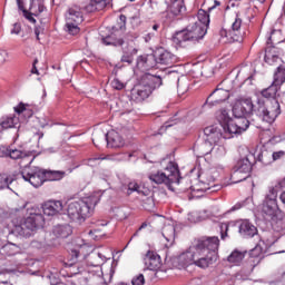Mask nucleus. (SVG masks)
<instances>
[{"label":"nucleus","mask_w":285,"mask_h":285,"mask_svg":"<svg viewBox=\"0 0 285 285\" xmlns=\"http://www.w3.org/2000/svg\"><path fill=\"white\" fill-rule=\"evenodd\" d=\"M20 33H21V23L19 22L13 23L10 30V35H20Z\"/></svg>","instance_id":"obj_55"},{"label":"nucleus","mask_w":285,"mask_h":285,"mask_svg":"<svg viewBox=\"0 0 285 285\" xmlns=\"http://www.w3.org/2000/svg\"><path fill=\"white\" fill-rule=\"evenodd\" d=\"M114 36H107L106 38H102L104 46H114Z\"/></svg>","instance_id":"obj_59"},{"label":"nucleus","mask_w":285,"mask_h":285,"mask_svg":"<svg viewBox=\"0 0 285 285\" xmlns=\"http://www.w3.org/2000/svg\"><path fill=\"white\" fill-rule=\"evenodd\" d=\"M65 17L69 23H83V10L77 4L71 6Z\"/></svg>","instance_id":"obj_24"},{"label":"nucleus","mask_w":285,"mask_h":285,"mask_svg":"<svg viewBox=\"0 0 285 285\" xmlns=\"http://www.w3.org/2000/svg\"><path fill=\"white\" fill-rule=\"evenodd\" d=\"M161 83V77L151 73H145L141 77V83L131 89L132 101H136V104L146 101V99L153 95V90L159 88Z\"/></svg>","instance_id":"obj_6"},{"label":"nucleus","mask_w":285,"mask_h":285,"mask_svg":"<svg viewBox=\"0 0 285 285\" xmlns=\"http://www.w3.org/2000/svg\"><path fill=\"white\" fill-rule=\"evenodd\" d=\"M155 37H157V33L149 31L147 35L144 36V41L146 43H149V41H153V39H155Z\"/></svg>","instance_id":"obj_58"},{"label":"nucleus","mask_w":285,"mask_h":285,"mask_svg":"<svg viewBox=\"0 0 285 285\" xmlns=\"http://www.w3.org/2000/svg\"><path fill=\"white\" fill-rule=\"evenodd\" d=\"M275 244V240L261 239L259 243L249 252V262L253 263L255 259H262L264 255L268 253V248Z\"/></svg>","instance_id":"obj_18"},{"label":"nucleus","mask_w":285,"mask_h":285,"mask_svg":"<svg viewBox=\"0 0 285 285\" xmlns=\"http://www.w3.org/2000/svg\"><path fill=\"white\" fill-rule=\"evenodd\" d=\"M7 153L10 159H21L22 155L24 154L19 149H12V148L7 149Z\"/></svg>","instance_id":"obj_48"},{"label":"nucleus","mask_w":285,"mask_h":285,"mask_svg":"<svg viewBox=\"0 0 285 285\" xmlns=\"http://www.w3.org/2000/svg\"><path fill=\"white\" fill-rule=\"evenodd\" d=\"M279 61V50L275 47H268L265 50V62L273 66V63H277Z\"/></svg>","instance_id":"obj_35"},{"label":"nucleus","mask_w":285,"mask_h":285,"mask_svg":"<svg viewBox=\"0 0 285 285\" xmlns=\"http://www.w3.org/2000/svg\"><path fill=\"white\" fill-rule=\"evenodd\" d=\"M61 210H63L61 200H49L42 205V213L47 217H55V215H59Z\"/></svg>","instance_id":"obj_25"},{"label":"nucleus","mask_w":285,"mask_h":285,"mask_svg":"<svg viewBox=\"0 0 285 285\" xmlns=\"http://www.w3.org/2000/svg\"><path fill=\"white\" fill-rule=\"evenodd\" d=\"M46 181H59L66 177V171L63 170H46L45 169Z\"/></svg>","instance_id":"obj_39"},{"label":"nucleus","mask_w":285,"mask_h":285,"mask_svg":"<svg viewBox=\"0 0 285 285\" xmlns=\"http://www.w3.org/2000/svg\"><path fill=\"white\" fill-rule=\"evenodd\" d=\"M137 52H139V50L134 46H122V56L120 58V61L122 63H132V61H135V56L137 55Z\"/></svg>","instance_id":"obj_29"},{"label":"nucleus","mask_w":285,"mask_h":285,"mask_svg":"<svg viewBox=\"0 0 285 285\" xmlns=\"http://www.w3.org/2000/svg\"><path fill=\"white\" fill-rule=\"evenodd\" d=\"M112 88H115L116 90H124L125 86L124 82H121L119 79H114L111 82Z\"/></svg>","instance_id":"obj_56"},{"label":"nucleus","mask_w":285,"mask_h":285,"mask_svg":"<svg viewBox=\"0 0 285 285\" xmlns=\"http://www.w3.org/2000/svg\"><path fill=\"white\" fill-rule=\"evenodd\" d=\"M45 224L46 219L43 218V215L39 213H30L21 225V230H37V228H43Z\"/></svg>","instance_id":"obj_16"},{"label":"nucleus","mask_w":285,"mask_h":285,"mask_svg":"<svg viewBox=\"0 0 285 285\" xmlns=\"http://www.w3.org/2000/svg\"><path fill=\"white\" fill-rule=\"evenodd\" d=\"M89 259H91V266H102V264H106V257L101 253H91Z\"/></svg>","instance_id":"obj_42"},{"label":"nucleus","mask_w":285,"mask_h":285,"mask_svg":"<svg viewBox=\"0 0 285 285\" xmlns=\"http://www.w3.org/2000/svg\"><path fill=\"white\" fill-rule=\"evenodd\" d=\"M262 213L264 217H267V219H275L277 215H282V209H279V205H277V200L264 199Z\"/></svg>","instance_id":"obj_20"},{"label":"nucleus","mask_w":285,"mask_h":285,"mask_svg":"<svg viewBox=\"0 0 285 285\" xmlns=\"http://www.w3.org/2000/svg\"><path fill=\"white\" fill-rule=\"evenodd\" d=\"M198 179L200 181V188L196 190H202L203 193L212 190V193H217V190L222 189V185H215V177L210 170L202 171L198 175Z\"/></svg>","instance_id":"obj_15"},{"label":"nucleus","mask_w":285,"mask_h":285,"mask_svg":"<svg viewBox=\"0 0 285 285\" xmlns=\"http://www.w3.org/2000/svg\"><path fill=\"white\" fill-rule=\"evenodd\" d=\"M137 39H139V35L137 32H128L125 35V43H127L126 46H132L130 43L137 41Z\"/></svg>","instance_id":"obj_47"},{"label":"nucleus","mask_w":285,"mask_h":285,"mask_svg":"<svg viewBox=\"0 0 285 285\" xmlns=\"http://www.w3.org/2000/svg\"><path fill=\"white\" fill-rule=\"evenodd\" d=\"M17 1V6L18 9L23 13V10H28L26 9V3L23 2V0H16Z\"/></svg>","instance_id":"obj_62"},{"label":"nucleus","mask_w":285,"mask_h":285,"mask_svg":"<svg viewBox=\"0 0 285 285\" xmlns=\"http://www.w3.org/2000/svg\"><path fill=\"white\" fill-rule=\"evenodd\" d=\"M163 237L165 238V240L167 242V244H165V246L167 248H170V246H173V244H175V225H165L163 227V232H161Z\"/></svg>","instance_id":"obj_30"},{"label":"nucleus","mask_w":285,"mask_h":285,"mask_svg":"<svg viewBox=\"0 0 285 285\" xmlns=\"http://www.w3.org/2000/svg\"><path fill=\"white\" fill-rule=\"evenodd\" d=\"M219 250V237L217 236H203L195 239L186 252L179 256V262L184 266H197L198 268L206 269L217 262Z\"/></svg>","instance_id":"obj_1"},{"label":"nucleus","mask_w":285,"mask_h":285,"mask_svg":"<svg viewBox=\"0 0 285 285\" xmlns=\"http://www.w3.org/2000/svg\"><path fill=\"white\" fill-rule=\"evenodd\" d=\"M31 246H32V248H42L43 247V243L33 240L31 243Z\"/></svg>","instance_id":"obj_64"},{"label":"nucleus","mask_w":285,"mask_h":285,"mask_svg":"<svg viewBox=\"0 0 285 285\" xmlns=\"http://www.w3.org/2000/svg\"><path fill=\"white\" fill-rule=\"evenodd\" d=\"M95 1V6H96V10L100 11L104 10V8H106L108 6V0H94Z\"/></svg>","instance_id":"obj_52"},{"label":"nucleus","mask_w":285,"mask_h":285,"mask_svg":"<svg viewBox=\"0 0 285 285\" xmlns=\"http://www.w3.org/2000/svg\"><path fill=\"white\" fill-rule=\"evenodd\" d=\"M132 285H145L146 284V278L144 277V274H138L132 277L131 279Z\"/></svg>","instance_id":"obj_49"},{"label":"nucleus","mask_w":285,"mask_h":285,"mask_svg":"<svg viewBox=\"0 0 285 285\" xmlns=\"http://www.w3.org/2000/svg\"><path fill=\"white\" fill-rule=\"evenodd\" d=\"M22 14H23L24 19H27V21H29V23H37V19H35L32 11L23 10Z\"/></svg>","instance_id":"obj_51"},{"label":"nucleus","mask_w":285,"mask_h":285,"mask_svg":"<svg viewBox=\"0 0 285 285\" xmlns=\"http://www.w3.org/2000/svg\"><path fill=\"white\" fill-rule=\"evenodd\" d=\"M79 24L80 23H76V22H69L66 21V28H67V32H69V35H79Z\"/></svg>","instance_id":"obj_46"},{"label":"nucleus","mask_w":285,"mask_h":285,"mask_svg":"<svg viewBox=\"0 0 285 285\" xmlns=\"http://www.w3.org/2000/svg\"><path fill=\"white\" fill-rule=\"evenodd\" d=\"M256 115L266 121V124H273L282 115V108L279 104L273 100V107L271 110L266 109V100L264 98H257L256 104H253V99L244 98L235 102L233 107L234 118H247L248 115Z\"/></svg>","instance_id":"obj_2"},{"label":"nucleus","mask_w":285,"mask_h":285,"mask_svg":"<svg viewBox=\"0 0 285 285\" xmlns=\"http://www.w3.org/2000/svg\"><path fill=\"white\" fill-rule=\"evenodd\" d=\"M252 155L246 156L238 160L236 170L232 174L233 179H237L239 175H243L239 180L246 181L250 177V171L253 170V163L250 161Z\"/></svg>","instance_id":"obj_14"},{"label":"nucleus","mask_w":285,"mask_h":285,"mask_svg":"<svg viewBox=\"0 0 285 285\" xmlns=\"http://www.w3.org/2000/svg\"><path fill=\"white\" fill-rule=\"evenodd\" d=\"M108 148H121L124 146V137L116 130H111L105 135Z\"/></svg>","instance_id":"obj_27"},{"label":"nucleus","mask_w":285,"mask_h":285,"mask_svg":"<svg viewBox=\"0 0 285 285\" xmlns=\"http://www.w3.org/2000/svg\"><path fill=\"white\" fill-rule=\"evenodd\" d=\"M20 174L24 181H29L33 188L43 186L46 181V169H41V167H26L20 170Z\"/></svg>","instance_id":"obj_12"},{"label":"nucleus","mask_w":285,"mask_h":285,"mask_svg":"<svg viewBox=\"0 0 285 285\" xmlns=\"http://www.w3.org/2000/svg\"><path fill=\"white\" fill-rule=\"evenodd\" d=\"M217 120L220 124V128L226 132V139H233L234 135L246 132L250 126L248 118H230V115H228V110L226 109H220L217 112Z\"/></svg>","instance_id":"obj_4"},{"label":"nucleus","mask_w":285,"mask_h":285,"mask_svg":"<svg viewBox=\"0 0 285 285\" xmlns=\"http://www.w3.org/2000/svg\"><path fill=\"white\" fill-rule=\"evenodd\" d=\"M210 153L217 157H224L226 155V147L224 145H218V142L209 145V147L200 149V157H206V155H210Z\"/></svg>","instance_id":"obj_28"},{"label":"nucleus","mask_w":285,"mask_h":285,"mask_svg":"<svg viewBox=\"0 0 285 285\" xmlns=\"http://www.w3.org/2000/svg\"><path fill=\"white\" fill-rule=\"evenodd\" d=\"M285 188V179L279 180L275 184V186L269 187L268 194L265 196V199H272L277 202V193L278 190H284Z\"/></svg>","instance_id":"obj_36"},{"label":"nucleus","mask_w":285,"mask_h":285,"mask_svg":"<svg viewBox=\"0 0 285 285\" xmlns=\"http://www.w3.org/2000/svg\"><path fill=\"white\" fill-rule=\"evenodd\" d=\"M14 181V177L7 175V174H0V190H6V188L10 189V184Z\"/></svg>","instance_id":"obj_43"},{"label":"nucleus","mask_w":285,"mask_h":285,"mask_svg":"<svg viewBox=\"0 0 285 285\" xmlns=\"http://www.w3.org/2000/svg\"><path fill=\"white\" fill-rule=\"evenodd\" d=\"M179 83H185V87L181 88L179 87ZM177 88H178V92L179 95H184V92H186L188 90V82H186V80H181V79H177Z\"/></svg>","instance_id":"obj_54"},{"label":"nucleus","mask_w":285,"mask_h":285,"mask_svg":"<svg viewBox=\"0 0 285 285\" xmlns=\"http://www.w3.org/2000/svg\"><path fill=\"white\" fill-rule=\"evenodd\" d=\"M144 263L147 271H159L161 268V257L151 250L147 252Z\"/></svg>","instance_id":"obj_23"},{"label":"nucleus","mask_w":285,"mask_h":285,"mask_svg":"<svg viewBox=\"0 0 285 285\" xmlns=\"http://www.w3.org/2000/svg\"><path fill=\"white\" fill-rule=\"evenodd\" d=\"M207 32L208 29H206V26L202 27L200 24L191 23L184 30L176 32L174 43H177V46H184L188 41L190 43H199L206 37Z\"/></svg>","instance_id":"obj_8"},{"label":"nucleus","mask_w":285,"mask_h":285,"mask_svg":"<svg viewBox=\"0 0 285 285\" xmlns=\"http://www.w3.org/2000/svg\"><path fill=\"white\" fill-rule=\"evenodd\" d=\"M35 161V156L30 155V154H23L22 157H20V163L19 166L21 168V170L23 168H31L30 165Z\"/></svg>","instance_id":"obj_44"},{"label":"nucleus","mask_w":285,"mask_h":285,"mask_svg":"<svg viewBox=\"0 0 285 285\" xmlns=\"http://www.w3.org/2000/svg\"><path fill=\"white\" fill-rule=\"evenodd\" d=\"M52 233L55 237H61L62 239H66L72 235V227L68 224L57 225L53 227Z\"/></svg>","instance_id":"obj_32"},{"label":"nucleus","mask_w":285,"mask_h":285,"mask_svg":"<svg viewBox=\"0 0 285 285\" xmlns=\"http://www.w3.org/2000/svg\"><path fill=\"white\" fill-rule=\"evenodd\" d=\"M124 43H126V41L122 38L114 37V47L115 48H119V47L124 46Z\"/></svg>","instance_id":"obj_60"},{"label":"nucleus","mask_w":285,"mask_h":285,"mask_svg":"<svg viewBox=\"0 0 285 285\" xmlns=\"http://www.w3.org/2000/svg\"><path fill=\"white\" fill-rule=\"evenodd\" d=\"M0 126L2 130H8L10 128H19V117L4 116L0 119Z\"/></svg>","instance_id":"obj_31"},{"label":"nucleus","mask_w":285,"mask_h":285,"mask_svg":"<svg viewBox=\"0 0 285 285\" xmlns=\"http://www.w3.org/2000/svg\"><path fill=\"white\" fill-rule=\"evenodd\" d=\"M205 141L198 147L199 150H204V148H208L209 146H214V144H219L223 139L226 138V130L217 127V125L208 126L204 129Z\"/></svg>","instance_id":"obj_13"},{"label":"nucleus","mask_w":285,"mask_h":285,"mask_svg":"<svg viewBox=\"0 0 285 285\" xmlns=\"http://www.w3.org/2000/svg\"><path fill=\"white\" fill-rule=\"evenodd\" d=\"M31 14L39 17L42 12H46V2L43 0H31L29 9Z\"/></svg>","instance_id":"obj_34"},{"label":"nucleus","mask_w":285,"mask_h":285,"mask_svg":"<svg viewBox=\"0 0 285 285\" xmlns=\"http://www.w3.org/2000/svg\"><path fill=\"white\" fill-rule=\"evenodd\" d=\"M275 244V240L261 239L259 243L249 252V262L253 263L255 259H262L264 255L268 253V248Z\"/></svg>","instance_id":"obj_19"},{"label":"nucleus","mask_w":285,"mask_h":285,"mask_svg":"<svg viewBox=\"0 0 285 285\" xmlns=\"http://www.w3.org/2000/svg\"><path fill=\"white\" fill-rule=\"evenodd\" d=\"M237 7H239L238 2H236L235 0H229L225 10H230V8H237Z\"/></svg>","instance_id":"obj_61"},{"label":"nucleus","mask_w":285,"mask_h":285,"mask_svg":"<svg viewBox=\"0 0 285 285\" xmlns=\"http://www.w3.org/2000/svg\"><path fill=\"white\" fill-rule=\"evenodd\" d=\"M155 63L170 68L177 63V56L160 47L155 51V55L139 56L137 58V68L141 70H150V68H155Z\"/></svg>","instance_id":"obj_5"},{"label":"nucleus","mask_w":285,"mask_h":285,"mask_svg":"<svg viewBox=\"0 0 285 285\" xmlns=\"http://www.w3.org/2000/svg\"><path fill=\"white\" fill-rule=\"evenodd\" d=\"M274 83H276L278 87L285 83V68L279 66L276 69V72L274 73Z\"/></svg>","instance_id":"obj_41"},{"label":"nucleus","mask_w":285,"mask_h":285,"mask_svg":"<svg viewBox=\"0 0 285 285\" xmlns=\"http://www.w3.org/2000/svg\"><path fill=\"white\" fill-rule=\"evenodd\" d=\"M242 23L243 21L242 18H239V13H236V18L232 23L230 29H222L219 31L220 37H225L228 43H242V41H244V35H246V31L242 29Z\"/></svg>","instance_id":"obj_11"},{"label":"nucleus","mask_w":285,"mask_h":285,"mask_svg":"<svg viewBox=\"0 0 285 285\" xmlns=\"http://www.w3.org/2000/svg\"><path fill=\"white\" fill-rule=\"evenodd\" d=\"M126 19L125 14L119 16L118 26L120 30H126Z\"/></svg>","instance_id":"obj_57"},{"label":"nucleus","mask_w":285,"mask_h":285,"mask_svg":"<svg viewBox=\"0 0 285 285\" xmlns=\"http://www.w3.org/2000/svg\"><path fill=\"white\" fill-rule=\"evenodd\" d=\"M99 202H101V196L98 194L73 200L68 204L67 215L71 222L83 224L89 217H92Z\"/></svg>","instance_id":"obj_3"},{"label":"nucleus","mask_w":285,"mask_h":285,"mask_svg":"<svg viewBox=\"0 0 285 285\" xmlns=\"http://www.w3.org/2000/svg\"><path fill=\"white\" fill-rule=\"evenodd\" d=\"M132 193H138V195H146V193L141 190V186L135 181L129 183L127 188V195H132Z\"/></svg>","instance_id":"obj_45"},{"label":"nucleus","mask_w":285,"mask_h":285,"mask_svg":"<svg viewBox=\"0 0 285 285\" xmlns=\"http://www.w3.org/2000/svg\"><path fill=\"white\" fill-rule=\"evenodd\" d=\"M197 19L198 21L194 22L200 27L205 26V29L208 30V26H210V16L208 14V12H206V10L200 9L197 12Z\"/></svg>","instance_id":"obj_38"},{"label":"nucleus","mask_w":285,"mask_h":285,"mask_svg":"<svg viewBox=\"0 0 285 285\" xmlns=\"http://www.w3.org/2000/svg\"><path fill=\"white\" fill-rule=\"evenodd\" d=\"M88 253H90V246H88V244H82L79 247L71 249V259L65 263L68 277H75V275H80L86 271L81 264L77 263V261L79 257L86 259Z\"/></svg>","instance_id":"obj_9"},{"label":"nucleus","mask_w":285,"mask_h":285,"mask_svg":"<svg viewBox=\"0 0 285 285\" xmlns=\"http://www.w3.org/2000/svg\"><path fill=\"white\" fill-rule=\"evenodd\" d=\"M82 10H86L87 12H97V7L95 4V0H91L87 6L81 7Z\"/></svg>","instance_id":"obj_53"},{"label":"nucleus","mask_w":285,"mask_h":285,"mask_svg":"<svg viewBox=\"0 0 285 285\" xmlns=\"http://www.w3.org/2000/svg\"><path fill=\"white\" fill-rule=\"evenodd\" d=\"M164 14L167 21H175L177 17H184V14H186V4L184 3V0H175Z\"/></svg>","instance_id":"obj_17"},{"label":"nucleus","mask_w":285,"mask_h":285,"mask_svg":"<svg viewBox=\"0 0 285 285\" xmlns=\"http://www.w3.org/2000/svg\"><path fill=\"white\" fill-rule=\"evenodd\" d=\"M284 158H285V150H278V151L272 153V163L279 161V159H284Z\"/></svg>","instance_id":"obj_50"},{"label":"nucleus","mask_w":285,"mask_h":285,"mask_svg":"<svg viewBox=\"0 0 285 285\" xmlns=\"http://www.w3.org/2000/svg\"><path fill=\"white\" fill-rule=\"evenodd\" d=\"M242 206H244L242 203H237L228 210V213H235V210H239Z\"/></svg>","instance_id":"obj_63"},{"label":"nucleus","mask_w":285,"mask_h":285,"mask_svg":"<svg viewBox=\"0 0 285 285\" xmlns=\"http://www.w3.org/2000/svg\"><path fill=\"white\" fill-rule=\"evenodd\" d=\"M256 161H259L263 166H271L273 164V153L268 149H262L256 156Z\"/></svg>","instance_id":"obj_37"},{"label":"nucleus","mask_w":285,"mask_h":285,"mask_svg":"<svg viewBox=\"0 0 285 285\" xmlns=\"http://www.w3.org/2000/svg\"><path fill=\"white\" fill-rule=\"evenodd\" d=\"M244 257H246V254L236 249L232 252L230 255L227 257V262H229V264H233L234 266H239L242 262H244Z\"/></svg>","instance_id":"obj_40"},{"label":"nucleus","mask_w":285,"mask_h":285,"mask_svg":"<svg viewBox=\"0 0 285 285\" xmlns=\"http://www.w3.org/2000/svg\"><path fill=\"white\" fill-rule=\"evenodd\" d=\"M148 179L158 186L164 184L169 190H173V184H179L181 179V176L179 175V165L175 161H168L164 170L149 174Z\"/></svg>","instance_id":"obj_7"},{"label":"nucleus","mask_w":285,"mask_h":285,"mask_svg":"<svg viewBox=\"0 0 285 285\" xmlns=\"http://www.w3.org/2000/svg\"><path fill=\"white\" fill-rule=\"evenodd\" d=\"M230 92L219 86L209 95L205 106H215V104H222V101H227L229 99Z\"/></svg>","instance_id":"obj_21"},{"label":"nucleus","mask_w":285,"mask_h":285,"mask_svg":"<svg viewBox=\"0 0 285 285\" xmlns=\"http://www.w3.org/2000/svg\"><path fill=\"white\" fill-rule=\"evenodd\" d=\"M87 284H92V285H108L106 283V279H104V274L101 271H91L89 272L88 277L86 278Z\"/></svg>","instance_id":"obj_33"},{"label":"nucleus","mask_w":285,"mask_h":285,"mask_svg":"<svg viewBox=\"0 0 285 285\" xmlns=\"http://www.w3.org/2000/svg\"><path fill=\"white\" fill-rule=\"evenodd\" d=\"M278 90H279V85L273 81L269 87L261 91V96L264 97V99H271V100H267L266 102V104H271L269 107H266V110H273V101L277 102L279 106V101L275 99V96L277 95Z\"/></svg>","instance_id":"obj_26"},{"label":"nucleus","mask_w":285,"mask_h":285,"mask_svg":"<svg viewBox=\"0 0 285 285\" xmlns=\"http://www.w3.org/2000/svg\"><path fill=\"white\" fill-rule=\"evenodd\" d=\"M132 157H135V153H119L114 156L92 157L88 159V165L95 166V163L99 164V161H104V159H111L112 161H130Z\"/></svg>","instance_id":"obj_22"},{"label":"nucleus","mask_w":285,"mask_h":285,"mask_svg":"<svg viewBox=\"0 0 285 285\" xmlns=\"http://www.w3.org/2000/svg\"><path fill=\"white\" fill-rule=\"evenodd\" d=\"M229 226H237L238 233L243 239H250L257 235V227L250 223L248 219L237 220L235 223H222L220 228V239H226L228 237Z\"/></svg>","instance_id":"obj_10"}]
</instances>
